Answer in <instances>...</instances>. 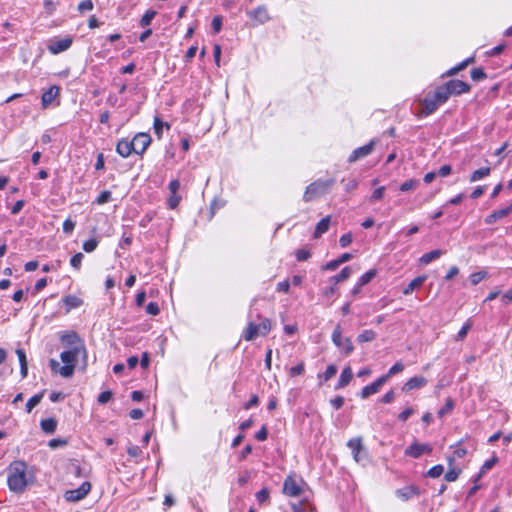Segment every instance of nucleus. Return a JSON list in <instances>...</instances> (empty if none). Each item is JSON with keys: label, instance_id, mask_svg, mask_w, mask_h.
<instances>
[{"label": "nucleus", "instance_id": "f704fd0d", "mask_svg": "<svg viewBox=\"0 0 512 512\" xmlns=\"http://www.w3.org/2000/svg\"><path fill=\"white\" fill-rule=\"evenodd\" d=\"M375 338H376V333L371 329H367V330H364L363 332H361L357 336V341L359 343H365V342H371Z\"/></svg>", "mask_w": 512, "mask_h": 512}, {"label": "nucleus", "instance_id": "e2e57ef3", "mask_svg": "<svg viewBox=\"0 0 512 512\" xmlns=\"http://www.w3.org/2000/svg\"><path fill=\"white\" fill-rule=\"evenodd\" d=\"M93 9V2L91 0H84L78 5L80 12L90 11Z\"/></svg>", "mask_w": 512, "mask_h": 512}, {"label": "nucleus", "instance_id": "7c9ffc66", "mask_svg": "<svg viewBox=\"0 0 512 512\" xmlns=\"http://www.w3.org/2000/svg\"><path fill=\"white\" fill-rule=\"evenodd\" d=\"M491 169L489 167H482L475 170L470 176V182L479 181L490 175Z\"/></svg>", "mask_w": 512, "mask_h": 512}, {"label": "nucleus", "instance_id": "58836bf2", "mask_svg": "<svg viewBox=\"0 0 512 512\" xmlns=\"http://www.w3.org/2000/svg\"><path fill=\"white\" fill-rule=\"evenodd\" d=\"M376 270L375 269H371L369 271H367L366 273H364L359 279H358V283L359 285H362V286H365L366 284H368L375 276H376Z\"/></svg>", "mask_w": 512, "mask_h": 512}, {"label": "nucleus", "instance_id": "6ab92c4d", "mask_svg": "<svg viewBox=\"0 0 512 512\" xmlns=\"http://www.w3.org/2000/svg\"><path fill=\"white\" fill-rule=\"evenodd\" d=\"M510 213H512V202L505 208L493 211L491 214H489L485 218L484 221L486 224L490 225V224H493L496 221L508 216Z\"/></svg>", "mask_w": 512, "mask_h": 512}, {"label": "nucleus", "instance_id": "338daca9", "mask_svg": "<svg viewBox=\"0 0 512 512\" xmlns=\"http://www.w3.org/2000/svg\"><path fill=\"white\" fill-rule=\"evenodd\" d=\"M414 413L413 408L408 407L404 409L399 415L398 419L402 422H405L412 414Z\"/></svg>", "mask_w": 512, "mask_h": 512}, {"label": "nucleus", "instance_id": "3c124183", "mask_svg": "<svg viewBox=\"0 0 512 512\" xmlns=\"http://www.w3.org/2000/svg\"><path fill=\"white\" fill-rule=\"evenodd\" d=\"M359 185V182L357 179L355 178H350V179H347L345 184H344V189L345 191L347 192H351L353 190H355Z\"/></svg>", "mask_w": 512, "mask_h": 512}, {"label": "nucleus", "instance_id": "412c9836", "mask_svg": "<svg viewBox=\"0 0 512 512\" xmlns=\"http://www.w3.org/2000/svg\"><path fill=\"white\" fill-rule=\"evenodd\" d=\"M116 152L123 158L129 157L133 152V144L128 140H120L116 145Z\"/></svg>", "mask_w": 512, "mask_h": 512}, {"label": "nucleus", "instance_id": "052dcab7", "mask_svg": "<svg viewBox=\"0 0 512 512\" xmlns=\"http://www.w3.org/2000/svg\"><path fill=\"white\" fill-rule=\"evenodd\" d=\"M303 372H304V364L303 363L293 366L289 370V374L291 377L301 375V374H303Z\"/></svg>", "mask_w": 512, "mask_h": 512}, {"label": "nucleus", "instance_id": "864d4df0", "mask_svg": "<svg viewBox=\"0 0 512 512\" xmlns=\"http://www.w3.org/2000/svg\"><path fill=\"white\" fill-rule=\"evenodd\" d=\"M385 192V187L381 186L377 189H375L370 197L371 202L378 201L383 198Z\"/></svg>", "mask_w": 512, "mask_h": 512}, {"label": "nucleus", "instance_id": "5701e85b", "mask_svg": "<svg viewBox=\"0 0 512 512\" xmlns=\"http://www.w3.org/2000/svg\"><path fill=\"white\" fill-rule=\"evenodd\" d=\"M454 458H448V471L444 475V479L447 482H453L457 480L461 473V469L453 465Z\"/></svg>", "mask_w": 512, "mask_h": 512}, {"label": "nucleus", "instance_id": "c9c22d12", "mask_svg": "<svg viewBox=\"0 0 512 512\" xmlns=\"http://www.w3.org/2000/svg\"><path fill=\"white\" fill-rule=\"evenodd\" d=\"M42 397V393L32 396L26 403V412L30 413L41 402Z\"/></svg>", "mask_w": 512, "mask_h": 512}, {"label": "nucleus", "instance_id": "4d7b16f0", "mask_svg": "<svg viewBox=\"0 0 512 512\" xmlns=\"http://www.w3.org/2000/svg\"><path fill=\"white\" fill-rule=\"evenodd\" d=\"M269 498V491L267 488H263L261 489L260 491H258L256 493V499L257 501L262 504L264 503L265 501H267Z\"/></svg>", "mask_w": 512, "mask_h": 512}, {"label": "nucleus", "instance_id": "a211bd4d", "mask_svg": "<svg viewBox=\"0 0 512 512\" xmlns=\"http://www.w3.org/2000/svg\"><path fill=\"white\" fill-rule=\"evenodd\" d=\"M427 382V379L423 376H414L403 384L402 391L409 392L414 389H421L426 386Z\"/></svg>", "mask_w": 512, "mask_h": 512}, {"label": "nucleus", "instance_id": "7ed1b4c3", "mask_svg": "<svg viewBox=\"0 0 512 512\" xmlns=\"http://www.w3.org/2000/svg\"><path fill=\"white\" fill-rule=\"evenodd\" d=\"M260 322L255 324L254 322H248L246 329L243 332V338L246 341H252L259 336H266L271 330V322L268 318L259 317Z\"/></svg>", "mask_w": 512, "mask_h": 512}, {"label": "nucleus", "instance_id": "0eeeda50", "mask_svg": "<svg viewBox=\"0 0 512 512\" xmlns=\"http://www.w3.org/2000/svg\"><path fill=\"white\" fill-rule=\"evenodd\" d=\"M91 490V484L88 481L83 482L78 488L67 490L64 493V498L68 502H77L87 496Z\"/></svg>", "mask_w": 512, "mask_h": 512}, {"label": "nucleus", "instance_id": "4c0bfd02", "mask_svg": "<svg viewBox=\"0 0 512 512\" xmlns=\"http://www.w3.org/2000/svg\"><path fill=\"white\" fill-rule=\"evenodd\" d=\"M418 185H419V180L409 179L400 185V191L408 192V191L416 189L418 187Z\"/></svg>", "mask_w": 512, "mask_h": 512}, {"label": "nucleus", "instance_id": "de8ad7c7", "mask_svg": "<svg viewBox=\"0 0 512 512\" xmlns=\"http://www.w3.org/2000/svg\"><path fill=\"white\" fill-rule=\"evenodd\" d=\"M486 275H487V273L484 271H479V272L471 274L469 277L471 284L477 285L486 277Z\"/></svg>", "mask_w": 512, "mask_h": 512}, {"label": "nucleus", "instance_id": "cd10ccee", "mask_svg": "<svg viewBox=\"0 0 512 512\" xmlns=\"http://www.w3.org/2000/svg\"><path fill=\"white\" fill-rule=\"evenodd\" d=\"M63 302L67 307V312L71 309L80 307L83 303V301L75 295H67L63 298Z\"/></svg>", "mask_w": 512, "mask_h": 512}, {"label": "nucleus", "instance_id": "774afa93", "mask_svg": "<svg viewBox=\"0 0 512 512\" xmlns=\"http://www.w3.org/2000/svg\"><path fill=\"white\" fill-rule=\"evenodd\" d=\"M127 453L131 457H139L142 454V450L140 449L139 446L132 445L128 447Z\"/></svg>", "mask_w": 512, "mask_h": 512}, {"label": "nucleus", "instance_id": "79ce46f5", "mask_svg": "<svg viewBox=\"0 0 512 512\" xmlns=\"http://www.w3.org/2000/svg\"><path fill=\"white\" fill-rule=\"evenodd\" d=\"M454 407V402L451 398H447L445 405L438 411V416L443 417L444 415L450 413Z\"/></svg>", "mask_w": 512, "mask_h": 512}, {"label": "nucleus", "instance_id": "dca6fc26", "mask_svg": "<svg viewBox=\"0 0 512 512\" xmlns=\"http://www.w3.org/2000/svg\"><path fill=\"white\" fill-rule=\"evenodd\" d=\"M386 383L385 378L382 376L376 379L373 383L362 388L360 396L362 399H366L369 396L376 394L380 391L381 387Z\"/></svg>", "mask_w": 512, "mask_h": 512}, {"label": "nucleus", "instance_id": "ddd939ff", "mask_svg": "<svg viewBox=\"0 0 512 512\" xmlns=\"http://www.w3.org/2000/svg\"><path fill=\"white\" fill-rule=\"evenodd\" d=\"M421 105L423 106L421 115L428 116L434 113L438 107L441 105L438 103L433 95H427L423 99L420 100Z\"/></svg>", "mask_w": 512, "mask_h": 512}, {"label": "nucleus", "instance_id": "1a4fd4ad", "mask_svg": "<svg viewBox=\"0 0 512 512\" xmlns=\"http://www.w3.org/2000/svg\"><path fill=\"white\" fill-rule=\"evenodd\" d=\"M376 143L377 140L372 139L366 145L358 147L355 150H353L350 156L348 157V162L354 163L370 155L373 152Z\"/></svg>", "mask_w": 512, "mask_h": 512}, {"label": "nucleus", "instance_id": "680f3d73", "mask_svg": "<svg viewBox=\"0 0 512 512\" xmlns=\"http://www.w3.org/2000/svg\"><path fill=\"white\" fill-rule=\"evenodd\" d=\"M75 222L71 219H66L63 223V232L66 234H71L75 228Z\"/></svg>", "mask_w": 512, "mask_h": 512}, {"label": "nucleus", "instance_id": "6e6d98bb", "mask_svg": "<svg viewBox=\"0 0 512 512\" xmlns=\"http://www.w3.org/2000/svg\"><path fill=\"white\" fill-rule=\"evenodd\" d=\"M352 234L351 233H345L343 234L339 239V244L342 248H345L349 246L352 243Z\"/></svg>", "mask_w": 512, "mask_h": 512}, {"label": "nucleus", "instance_id": "39448f33", "mask_svg": "<svg viewBox=\"0 0 512 512\" xmlns=\"http://www.w3.org/2000/svg\"><path fill=\"white\" fill-rule=\"evenodd\" d=\"M304 481L301 478L288 476L283 483V493L289 497H298L303 492Z\"/></svg>", "mask_w": 512, "mask_h": 512}, {"label": "nucleus", "instance_id": "f8f14e48", "mask_svg": "<svg viewBox=\"0 0 512 512\" xmlns=\"http://www.w3.org/2000/svg\"><path fill=\"white\" fill-rule=\"evenodd\" d=\"M432 451V447L429 444H421L414 442L410 446H408L405 450V455L419 458L423 454H429Z\"/></svg>", "mask_w": 512, "mask_h": 512}, {"label": "nucleus", "instance_id": "9d476101", "mask_svg": "<svg viewBox=\"0 0 512 512\" xmlns=\"http://www.w3.org/2000/svg\"><path fill=\"white\" fill-rule=\"evenodd\" d=\"M136 154H143L151 143V137L147 133H138L131 140Z\"/></svg>", "mask_w": 512, "mask_h": 512}, {"label": "nucleus", "instance_id": "69168bd1", "mask_svg": "<svg viewBox=\"0 0 512 512\" xmlns=\"http://www.w3.org/2000/svg\"><path fill=\"white\" fill-rule=\"evenodd\" d=\"M67 444V441L61 438L51 439L48 443V446L52 449L58 448L60 446H64Z\"/></svg>", "mask_w": 512, "mask_h": 512}, {"label": "nucleus", "instance_id": "5fc2aeb1", "mask_svg": "<svg viewBox=\"0 0 512 512\" xmlns=\"http://www.w3.org/2000/svg\"><path fill=\"white\" fill-rule=\"evenodd\" d=\"M181 197L178 194H171L167 204L170 209H175L180 203Z\"/></svg>", "mask_w": 512, "mask_h": 512}, {"label": "nucleus", "instance_id": "603ef678", "mask_svg": "<svg viewBox=\"0 0 512 512\" xmlns=\"http://www.w3.org/2000/svg\"><path fill=\"white\" fill-rule=\"evenodd\" d=\"M295 256L298 261H306L310 258L311 253L307 249H298L295 253Z\"/></svg>", "mask_w": 512, "mask_h": 512}, {"label": "nucleus", "instance_id": "a18cd8bd", "mask_svg": "<svg viewBox=\"0 0 512 512\" xmlns=\"http://www.w3.org/2000/svg\"><path fill=\"white\" fill-rule=\"evenodd\" d=\"M487 75L482 68H474L471 71V78L474 81H480L486 79Z\"/></svg>", "mask_w": 512, "mask_h": 512}, {"label": "nucleus", "instance_id": "a19ab883", "mask_svg": "<svg viewBox=\"0 0 512 512\" xmlns=\"http://www.w3.org/2000/svg\"><path fill=\"white\" fill-rule=\"evenodd\" d=\"M155 15H156V12L153 10L146 11L140 20V25L142 27H146V26L150 25V23L154 19Z\"/></svg>", "mask_w": 512, "mask_h": 512}, {"label": "nucleus", "instance_id": "b1692460", "mask_svg": "<svg viewBox=\"0 0 512 512\" xmlns=\"http://www.w3.org/2000/svg\"><path fill=\"white\" fill-rule=\"evenodd\" d=\"M330 226V216H326L322 218L316 225L315 231L313 233V237L315 239L322 236V234L326 233L329 230Z\"/></svg>", "mask_w": 512, "mask_h": 512}, {"label": "nucleus", "instance_id": "09e8293b", "mask_svg": "<svg viewBox=\"0 0 512 512\" xmlns=\"http://www.w3.org/2000/svg\"><path fill=\"white\" fill-rule=\"evenodd\" d=\"M471 327H472V323H471V321L468 320L463 325V327L459 330L456 339L459 340V341L463 340L466 337V335H467V333H468V331L470 330Z\"/></svg>", "mask_w": 512, "mask_h": 512}, {"label": "nucleus", "instance_id": "bb28decb", "mask_svg": "<svg viewBox=\"0 0 512 512\" xmlns=\"http://www.w3.org/2000/svg\"><path fill=\"white\" fill-rule=\"evenodd\" d=\"M426 280V276L422 275V276H418L416 278H414L403 290V294L404 295H409L411 294L414 289L420 287Z\"/></svg>", "mask_w": 512, "mask_h": 512}, {"label": "nucleus", "instance_id": "8fccbe9b", "mask_svg": "<svg viewBox=\"0 0 512 512\" xmlns=\"http://www.w3.org/2000/svg\"><path fill=\"white\" fill-rule=\"evenodd\" d=\"M112 392L107 390L103 391L98 395L97 401L99 404H106L112 399Z\"/></svg>", "mask_w": 512, "mask_h": 512}, {"label": "nucleus", "instance_id": "49530a36", "mask_svg": "<svg viewBox=\"0 0 512 512\" xmlns=\"http://www.w3.org/2000/svg\"><path fill=\"white\" fill-rule=\"evenodd\" d=\"M110 199H111V192L108 190H104L99 194V196L96 198L95 202L98 205H102V204L109 202Z\"/></svg>", "mask_w": 512, "mask_h": 512}, {"label": "nucleus", "instance_id": "13d9d810", "mask_svg": "<svg viewBox=\"0 0 512 512\" xmlns=\"http://www.w3.org/2000/svg\"><path fill=\"white\" fill-rule=\"evenodd\" d=\"M467 65L464 61H462L461 63H459L458 65H456L455 67H452L451 69H449L445 75L446 76H453L455 74H457L459 71L463 70L464 68H466Z\"/></svg>", "mask_w": 512, "mask_h": 512}, {"label": "nucleus", "instance_id": "2eb2a0df", "mask_svg": "<svg viewBox=\"0 0 512 512\" xmlns=\"http://www.w3.org/2000/svg\"><path fill=\"white\" fill-rule=\"evenodd\" d=\"M419 494L420 489L416 485H408L395 491V495L402 501H408Z\"/></svg>", "mask_w": 512, "mask_h": 512}, {"label": "nucleus", "instance_id": "72a5a7b5", "mask_svg": "<svg viewBox=\"0 0 512 512\" xmlns=\"http://www.w3.org/2000/svg\"><path fill=\"white\" fill-rule=\"evenodd\" d=\"M351 273H352V271H351L350 267H348V266L344 267L340 271V273H338L337 275H335L331 278V281H333L334 284L336 285L337 283L347 280L350 277Z\"/></svg>", "mask_w": 512, "mask_h": 512}, {"label": "nucleus", "instance_id": "c03bdc74", "mask_svg": "<svg viewBox=\"0 0 512 512\" xmlns=\"http://www.w3.org/2000/svg\"><path fill=\"white\" fill-rule=\"evenodd\" d=\"M84 258V255L81 252L76 253L71 259H70V265L76 269L79 270L81 268L82 260Z\"/></svg>", "mask_w": 512, "mask_h": 512}, {"label": "nucleus", "instance_id": "f03ea898", "mask_svg": "<svg viewBox=\"0 0 512 512\" xmlns=\"http://www.w3.org/2000/svg\"><path fill=\"white\" fill-rule=\"evenodd\" d=\"M80 353L86 354L85 348L74 346L69 350L63 351L60 354L61 361L64 363L60 366L55 359L50 360V368L53 372L59 373L64 378H69L73 375L75 370V363Z\"/></svg>", "mask_w": 512, "mask_h": 512}, {"label": "nucleus", "instance_id": "c85d7f7f", "mask_svg": "<svg viewBox=\"0 0 512 512\" xmlns=\"http://www.w3.org/2000/svg\"><path fill=\"white\" fill-rule=\"evenodd\" d=\"M40 426H41V429L45 433L51 434V433L55 432L56 427H57V422L53 418H47V419H43L41 421Z\"/></svg>", "mask_w": 512, "mask_h": 512}, {"label": "nucleus", "instance_id": "6e6552de", "mask_svg": "<svg viewBox=\"0 0 512 512\" xmlns=\"http://www.w3.org/2000/svg\"><path fill=\"white\" fill-rule=\"evenodd\" d=\"M331 338L334 345L338 348H341L346 355H349L353 352L354 346L351 342V339L342 338V331L339 325L334 329Z\"/></svg>", "mask_w": 512, "mask_h": 512}, {"label": "nucleus", "instance_id": "423d86ee", "mask_svg": "<svg viewBox=\"0 0 512 512\" xmlns=\"http://www.w3.org/2000/svg\"><path fill=\"white\" fill-rule=\"evenodd\" d=\"M347 445L352 451L354 460L357 463L366 465L368 462V454L362 445L361 438H352L348 441Z\"/></svg>", "mask_w": 512, "mask_h": 512}, {"label": "nucleus", "instance_id": "2f4dec72", "mask_svg": "<svg viewBox=\"0 0 512 512\" xmlns=\"http://www.w3.org/2000/svg\"><path fill=\"white\" fill-rule=\"evenodd\" d=\"M169 129L170 125L167 122H163L159 116L154 117L153 128L158 138H161L163 128Z\"/></svg>", "mask_w": 512, "mask_h": 512}, {"label": "nucleus", "instance_id": "c756f323", "mask_svg": "<svg viewBox=\"0 0 512 512\" xmlns=\"http://www.w3.org/2000/svg\"><path fill=\"white\" fill-rule=\"evenodd\" d=\"M442 254H443L442 250H439V249L432 250L428 253L423 254L420 258V262L422 264H429L433 260L438 259Z\"/></svg>", "mask_w": 512, "mask_h": 512}, {"label": "nucleus", "instance_id": "aec40b11", "mask_svg": "<svg viewBox=\"0 0 512 512\" xmlns=\"http://www.w3.org/2000/svg\"><path fill=\"white\" fill-rule=\"evenodd\" d=\"M60 87L53 85L48 90L44 91L41 97V104L43 108H47L59 95Z\"/></svg>", "mask_w": 512, "mask_h": 512}, {"label": "nucleus", "instance_id": "20e7f679", "mask_svg": "<svg viewBox=\"0 0 512 512\" xmlns=\"http://www.w3.org/2000/svg\"><path fill=\"white\" fill-rule=\"evenodd\" d=\"M334 183L333 179L329 180H317L306 187V190L303 195V200L305 202H310L321 195H324L330 186Z\"/></svg>", "mask_w": 512, "mask_h": 512}, {"label": "nucleus", "instance_id": "bf43d9fd", "mask_svg": "<svg viewBox=\"0 0 512 512\" xmlns=\"http://www.w3.org/2000/svg\"><path fill=\"white\" fill-rule=\"evenodd\" d=\"M146 312L153 316L158 315L160 312L158 304L155 302L148 303V305L146 306Z\"/></svg>", "mask_w": 512, "mask_h": 512}, {"label": "nucleus", "instance_id": "f257e3e1", "mask_svg": "<svg viewBox=\"0 0 512 512\" xmlns=\"http://www.w3.org/2000/svg\"><path fill=\"white\" fill-rule=\"evenodd\" d=\"M33 477L28 472V467L23 461H14L9 466L7 484L14 493H22L27 485L32 482Z\"/></svg>", "mask_w": 512, "mask_h": 512}, {"label": "nucleus", "instance_id": "e433bc0d", "mask_svg": "<svg viewBox=\"0 0 512 512\" xmlns=\"http://www.w3.org/2000/svg\"><path fill=\"white\" fill-rule=\"evenodd\" d=\"M337 373V367L334 364L328 365L326 370L322 375H319V378L322 379L324 382L330 380L332 377H334Z\"/></svg>", "mask_w": 512, "mask_h": 512}, {"label": "nucleus", "instance_id": "a878e982", "mask_svg": "<svg viewBox=\"0 0 512 512\" xmlns=\"http://www.w3.org/2000/svg\"><path fill=\"white\" fill-rule=\"evenodd\" d=\"M351 379H352V370H351V368L350 367L344 368L342 370L341 374H340L338 383H337L335 388L336 389L344 388L345 386H347L349 384Z\"/></svg>", "mask_w": 512, "mask_h": 512}, {"label": "nucleus", "instance_id": "9b49d317", "mask_svg": "<svg viewBox=\"0 0 512 512\" xmlns=\"http://www.w3.org/2000/svg\"><path fill=\"white\" fill-rule=\"evenodd\" d=\"M72 45V39L70 37H65L61 39L51 40L48 44V50L50 53L56 55L61 52L66 51Z\"/></svg>", "mask_w": 512, "mask_h": 512}, {"label": "nucleus", "instance_id": "473e14b6", "mask_svg": "<svg viewBox=\"0 0 512 512\" xmlns=\"http://www.w3.org/2000/svg\"><path fill=\"white\" fill-rule=\"evenodd\" d=\"M404 368V364L401 361H398L388 370L386 374L382 375V377L385 378V381L387 382L392 376L402 372Z\"/></svg>", "mask_w": 512, "mask_h": 512}, {"label": "nucleus", "instance_id": "393cba45", "mask_svg": "<svg viewBox=\"0 0 512 512\" xmlns=\"http://www.w3.org/2000/svg\"><path fill=\"white\" fill-rule=\"evenodd\" d=\"M433 96L435 97L436 101L442 105L449 99L451 94H450L447 86L444 84V85L438 86L435 89Z\"/></svg>", "mask_w": 512, "mask_h": 512}, {"label": "nucleus", "instance_id": "4be33fe9", "mask_svg": "<svg viewBox=\"0 0 512 512\" xmlns=\"http://www.w3.org/2000/svg\"><path fill=\"white\" fill-rule=\"evenodd\" d=\"M61 342L70 347V349L74 346L84 347L79 336L75 332L64 334L61 337Z\"/></svg>", "mask_w": 512, "mask_h": 512}, {"label": "nucleus", "instance_id": "37998d69", "mask_svg": "<svg viewBox=\"0 0 512 512\" xmlns=\"http://www.w3.org/2000/svg\"><path fill=\"white\" fill-rule=\"evenodd\" d=\"M443 472H444V467L442 465L438 464V465L431 467L428 470L427 475L431 478H438L443 474Z\"/></svg>", "mask_w": 512, "mask_h": 512}, {"label": "nucleus", "instance_id": "ea45409f", "mask_svg": "<svg viewBox=\"0 0 512 512\" xmlns=\"http://www.w3.org/2000/svg\"><path fill=\"white\" fill-rule=\"evenodd\" d=\"M98 243L96 238H90L83 243L82 248L85 252L91 253L96 250Z\"/></svg>", "mask_w": 512, "mask_h": 512}, {"label": "nucleus", "instance_id": "4468645a", "mask_svg": "<svg viewBox=\"0 0 512 512\" xmlns=\"http://www.w3.org/2000/svg\"><path fill=\"white\" fill-rule=\"evenodd\" d=\"M451 95H461L470 91V85L461 80H450L445 84Z\"/></svg>", "mask_w": 512, "mask_h": 512}, {"label": "nucleus", "instance_id": "f3484780", "mask_svg": "<svg viewBox=\"0 0 512 512\" xmlns=\"http://www.w3.org/2000/svg\"><path fill=\"white\" fill-rule=\"evenodd\" d=\"M247 15L250 19L255 20L256 25L264 24L269 20V14L265 6H258L254 10H250Z\"/></svg>", "mask_w": 512, "mask_h": 512}, {"label": "nucleus", "instance_id": "0e129e2a", "mask_svg": "<svg viewBox=\"0 0 512 512\" xmlns=\"http://www.w3.org/2000/svg\"><path fill=\"white\" fill-rule=\"evenodd\" d=\"M211 25H212L214 33H219L222 28V18L220 16L214 17Z\"/></svg>", "mask_w": 512, "mask_h": 512}]
</instances>
